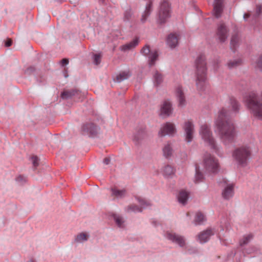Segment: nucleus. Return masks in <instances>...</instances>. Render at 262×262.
<instances>
[{
  "label": "nucleus",
  "mask_w": 262,
  "mask_h": 262,
  "mask_svg": "<svg viewBox=\"0 0 262 262\" xmlns=\"http://www.w3.org/2000/svg\"><path fill=\"white\" fill-rule=\"evenodd\" d=\"M215 125L225 145L234 142L236 137L235 127L228 112L225 108H222L219 111Z\"/></svg>",
  "instance_id": "nucleus-1"
},
{
  "label": "nucleus",
  "mask_w": 262,
  "mask_h": 262,
  "mask_svg": "<svg viewBox=\"0 0 262 262\" xmlns=\"http://www.w3.org/2000/svg\"><path fill=\"white\" fill-rule=\"evenodd\" d=\"M244 101L252 115L262 120V92L260 95L255 92H250L244 98Z\"/></svg>",
  "instance_id": "nucleus-2"
},
{
  "label": "nucleus",
  "mask_w": 262,
  "mask_h": 262,
  "mask_svg": "<svg viewBox=\"0 0 262 262\" xmlns=\"http://www.w3.org/2000/svg\"><path fill=\"white\" fill-rule=\"evenodd\" d=\"M196 85L198 90H205L207 81V68L205 57L200 55L195 61Z\"/></svg>",
  "instance_id": "nucleus-3"
},
{
  "label": "nucleus",
  "mask_w": 262,
  "mask_h": 262,
  "mask_svg": "<svg viewBox=\"0 0 262 262\" xmlns=\"http://www.w3.org/2000/svg\"><path fill=\"white\" fill-rule=\"evenodd\" d=\"M200 134L205 143L208 144L211 149L214 150L217 154H219V149L216 145L215 139L212 136L210 126L206 124L202 125L200 127Z\"/></svg>",
  "instance_id": "nucleus-4"
},
{
  "label": "nucleus",
  "mask_w": 262,
  "mask_h": 262,
  "mask_svg": "<svg viewBox=\"0 0 262 262\" xmlns=\"http://www.w3.org/2000/svg\"><path fill=\"white\" fill-rule=\"evenodd\" d=\"M251 156V150L248 147L243 146L236 149L233 152V157L238 164L245 166Z\"/></svg>",
  "instance_id": "nucleus-5"
},
{
  "label": "nucleus",
  "mask_w": 262,
  "mask_h": 262,
  "mask_svg": "<svg viewBox=\"0 0 262 262\" xmlns=\"http://www.w3.org/2000/svg\"><path fill=\"white\" fill-rule=\"evenodd\" d=\"M203 165L206 171L208 173H216L219 170L218 160L209 153L204 154Z\"/></svg>",
  "instance_id": "nucleus-6"
},
{
  "label": "nucleus",
  "mask_w": 262,
  "mask_h": 262,
  "mask_svg": "<svg viewBox=\"0 0 262 262\" xmlns=\"http://www.w3.org/2000/svg\"><path fill=\"white\" fill-rule=\"evenodd\" d=\"M170 17V6L167 0H163L160 5L158 12V22L164 24L167 19Z\"/></svg>",
  "instance_id": "nucleus-7"
},
{
  "label": "nucleus",
  "mask_w": 262,
  "mask_h": 262,
  "mask_svg": "<svg viewBox=\"0 0 262 262\" xmlns=\"http://www.w3.org/2000/svg\"><path fill=\"white\" fill-rule=\"evenodd\" d=\"M100 127L92 122L83 123L81 127V133L84 136L94 137L98 134Z\"/></svg>",
  "instance_id": "nucleus-8"
},
{
  "label": "nucleus",
  "mask_w": 262,
  "mask_h": 262,
  "mask_svg": "<svg viewBox=\"0 0 262 262\" xmlns=\"http://www.w3.org/2000/svg\"><path fill=\"white\" fill-rule=\"evenodd\" d=\"M136 200L139 203L141 207L136 205L132 204L125 208V211L127 212H133L135 213L141 212L143 209H145L151 205L150 202L139 197H136Z\"/></svg>",
  "instance_id": "nucleus-9"
},
{
  "label": "nucleus",
  "mask_w": 262,
  "mask_h": 262,
  "mask_svg": "<svg viewBox=\"0 0 262 262\" xmlns=\"http://www.w3.org/2000/svg\"><path fill=\"white\" fill-rule=\"evenodd\" d=\"M165 237L172 243L179 245L180 247H184L186 245L185 239L183 236L174 232L167 231L165 235Z\"/></svg>",
  "instance_id": "nucleus-10"
},
{
  "label": "nucleus",
  "mask_w": 262,
  "mask_h": 262,
  "mask_svg": "<svg viewBox=\"0 0 262 262\" xmlns=\"http://www.w3.org/2000/svg\"><path fill=\"white\" fill-rule=\"evenodd\" d=\"M184 130L185 140L187 143L191 142L193 138L194 127L193 123L188 120L185 122L183 126Z\"/></svg>",
  "instance_id": "nucleus-11"
},
{
  "label": "nucleus",
  "mask_w": 262,
  "mask_h": 262,
  "mask_svg": "<svg viewBox=\"0 0 262 262\" xmlns=\"http://www.w3.org/2000/svg\"><path fill=\"white\" fill-rule=\"evenodd\" d=\"M234 184L233 183H227L225 182V186L222 191V196L226 200L231 199L234 194Z\"/></svg>",
  "instance_id": "nucleus-12"
},
{
  "label": "nucleus",
  "mask_w": 262,
  "mask_h": 262,
  "mask_svg": "<svg viewBox=\"0 0 262 262\" xmlns=\"http://www.w3.org/2000/svg\"><path fill=\"white\" fill-rule=\"evenodd\" d=\"M229 30L224 23H220L217 28L216 35L221 42H225L228 36Z\"/></svg>",
  "instance_id": "nucleus-13"
},
{
  "label": "nucleus",
  "mask_w": 262,
  "mask_h": 262,
  "mask_svg": "<svg viewBox=\"0 0 262 262\" xmlns=\"http://www.w3.org/2000/svg\"><path fill=\"white\" fill-rule=\"evenodd\" d=\"M216 232L215 228H208L201 232L198 236V241L201 244L207 243L212 235Z\"/></svg>",
  "instance_id": "nucleus-14"
},
{
  "label": "nucleus",
  "mask_w": 262,
  "mask_h": 262,
  "mask_svg": "<svg viewBox=\"0 0 262 262\" xmlns=\"http://www.w3.org/2000/svg\"><path fill=\"white\" fill-rule=\"evenodd\" d=\"M176 132V129L174 125L171 123L167 122L161 127L158 134L160 136L163 137L166 135H172Z\"/></svg>",
  "instance_id": "nucleus-15"
},
{
  "label": "nucleus",
  "mask_w": 262,
  "mask_h": 262,
  "mask_svg": "<svg viewBox=\"0 0 262 262\" xmlns=\"http://www.w3.org/2000/svg\"><path fill=\"white\" fill-rule=\"evenodd\" d=\"M84 95L78 90L73 89L68 91H65L61 93V97L63 99H68L73 97H75L77 99H80L83 97Z\"/></svg>",
  "instance_id": "nucleus-16"
},
{
  "label": "nucleus",
  "mask_w": 262,
  "mask_h": 262,
  "mask_svg": "<svg viewBox=\"0 0 262 262\" xmlns=\"http://www.w3.org/2000/svg\"><path fill=\"white\" fill-rule=\"evenodd\" d=\"M172 112V104L169 100H165L161 104L160 115L162 117H168Z\"/></svg>",
  "instance_id": "nucleus-17"
},
{
  "label": "nucleus",
  "mask_w": 262,
  "mask_h": 262,
  "mask_svg": "<svg viewBox=\"0 0 262 262\" xmlns=\"http://www.w3.org/2000/svg\"><path fill=\"white\" fill-rule=\"evenodd\" d=\"M224 8V0H214L213 3V14L216 18L221 16Z\"/></svg>",
  "instance_id": "nucleus-18"
},
{
  "label": "nucleus",
  "mask_w": 262,
  "mask_h": 262,
  "mask_svg": "<svg viewBox=\"0 0 262 262\" xmlns=\"http://www.w3.org/2000/svg\"><path fill=\"white\" fill-rule=\"evenodd\" d=\"M146 133L144 127H141L138 129L135 133L133 137V141L135 144H139L141 141L145 138Z\"/></svg>",
  "instance_id": "nucleus-19"
},
{
  "label": "nucleus",
  "mask_w": 262,
  "mask_h": 262,
  "mask_svg": "<svg viewBox=\"0 0 262 262\" xmlns=\"http://www.w3.org/2000/svg\"><path fill=\"white\" fill-rule=\"evenodd\" d=\"M176 96L178 101V105L181 107L186 105L185 97L182 86H178L176 89Z\"/></svg>",
  "instance_id": "nucleus-20"
},
{
  "label": "nucleus",
  "mask_w": 262,
  "mask_h": 262,
  "mask_svg": "<svg viewBox=\"0 0 262 262\" xmlns=\"http://www.w3.org/2000/svg\"><path fill=\"white\" fill-rule=\"evenodd\" d=\"M178 36L176 34L171 33L168 35L166 43L168 47L172 49L178 45Z\"/></svg>",
  "instance_id": "nucleus-21"
},
{
  "label": "nucleus",
  "mask_w": 262,
  "mask_h": 262,
  "mask_svg": "<svg viewBox=\"0 0 262 262\" xmlns=\"http://www.w3.org/2000/svg\"><path fill=\"white\" fill-rule=\"evenodd\" d=\"M152 8V2L151 0H149V2L147 3L145 11L142 13L141 21L142 23H144L150 15Z\"/></svg>",
  "instance_id": "nucleus-22"
},
{
  "label": "nucleus",
  "mask_w": 262,
  "mask_h": 262,
  "mask_svg": "<svg viewBox=\"0 0 262 262\" xmlns=\"http://www.w3.org/2000/svg\"><path fill=\"white\" fill-rule=\"evenodd\" d=\"M132 75V73L129 70L121 71L116 76L115 81L120 83L125 80L128 79Z\"/></svg>",
  "instance_id": "nucleus-23"
},
{
  "label": "nucleus",
  "mask_w": 262,
  "mask_h": 262,
  "mask_svg": "<svg viewBox=\"0 0 262 262\" xmlns=\"http://www.w3.org/2000/svg\"><path fill=\"white\" fill-rule=\"evenodd\" d=\"M112 217L117 226L120 228H123L125 227V220L123 217L117 214H113Z\"/></svg>",
  "instance_id": "nucleus-24"
},
{
  "label": "nucleus",
  "mask_w": 262,
  "mask_h": 262,
  "mask_svg": "<svg viewBox=\"0 0 262 262\" xmlns=\"http://www.w3.org/2000/svg\"><path fill=\"white\" fill-rule=\"evenodd\" d=\"M139 38H136L132 41L129 42L128 43H126L124 45H123L121 47V49L122 51H126L127 50H131L133 48H134L136 47L139 43Z\"/></svg>",
  "instance_id": "nucleus-25"
},
{
  "label": "nucleus",
  "mask_w": 262,
  "mask_h": 262,
  "mask_svg": "<svg viewBox=\"0 0 262 262\" xmlns=\"http://www.w3.org/2000/svg\"><path fill=\"white\" fill-rule=\"evenodd\" d=\"M175 173V169L170 165L165 166L163 169V174L165 178L171 177Z\"/></svg>",
  "instance_id": "nucleus-26"
},
{
  "label": "nucleus",
  "mask_w": 262,
  "mask_h": 262,
  "mask_svg": "<svg viewBox=\"0 0 262 262\" xmlns=\"http://www.w3.org/2000/svg\"><path fill=\"white\" fill-rule=\"evenodd\" d=\"M206 219L205 215L201 212L196 213L193 223L195 225H202Z\"/></svg>",
  "instance_id": "nucleus-27"
},
{
  "label": "nucleus",
  "mask_w": 262,
  "mask_h": 262,
  "mask_svg": "<svg viewBox=\"0 0 262 262\" xmlns=\"http://www.w3.org/2000/svg\"><path fill=\"white\" fill-rule=\"evenodd\" d=\"M188 196V193L185 190H182L180 191L178 195V200L180 203L184 205L187 203Z\"/></svg>",
  "instance_id": "nucleus-28"
},
{
  "label": "nucleus",
  "mask_w": 262,
  "mask_h": 262,
  "mask_svg": "<svg viewBox=\"0 0 262 262\" xmlns=\"http://www.w3.org/2000/svg\"><path fill=\"white\" fill-rule=\"evenodd\" d=\"M163 80V75L161 73L156 71L153 75L154 84L155 86H159Z\"/></svg>",
  "instance_id": "nucleus-29"
},
{
  "label": "nucleus",
  "mask_w": 262,
  "mask_h": 262,
  "mask_svg": "<svg viewBox=\"0 0 262 262\" xmlns=\"http://www.w3.org/2000/svg\"><path fill=\"white\" fill-rule=\"evenodd\" d=\"M239 36L238 34H235L232 36L230 41V48L234 52L236 48L238 45Z\"/></svg>",
  "instance_id": "nucleus-30"
},
{
  "label": "nucleus",
  "mask_w": 262,
  "mask_h": 262,
  "mask_svg": "<svg viewBox=\"0 0 262 262\" xmlns=\"http://www.w3.org/2000/svg\"><path fill=\"white\" fill-rule=\"evenodd\" d=\"M112 195L116 196L118 199H122L125 196L126 190L125 189L119 190L117 188L111 189Z\"/></svg>",
  "instance_id": "nucleus-31"
},
{
  "label": "nucleus",
  "mask_w": 262,
  "mask_h": 262,
  "mask_svg": "<svg viewBox=\"0 0 262 262\" xmlns=\"http://www.w3.org/2000/svg\"><path fill=\"white\" fill-rule=\"evenodd\" d=\"M163 155L166 158H169L172 154V148L170 143H167L163 148Z\"/></svg>",
  "instance_id": "nucleus-32"
},
{
  "label": "nucleus",
  "mask_w": 262,
  "mask_h": 262,
  "mask_svg": "<svg viewBox=\"0 0 262 262\" xmlns=\"http://www.w3.org/2000/svg\"><path fill=\"white\" fill-rule=\"evenodd\" d=\"M195 175L194 182L195 183H199L202 182L204 179V176L203 173L200 171L199 166L197 165H195Z\"/></svg>",
  "instance_id": "nucleus-33"
},
{
  "label": "nucleus",
  "mask_w": 262,
  "mask_h": 262,
  "mask_svg": "<svg viewBox=\"0 0 262 262\" xmlns=\"http://www.w3.org/2000/svg\"><path fill=\"white\" fill-rule=\"evenodd\" d=\"M230 103L232 107V110L233 112L237 113L240 108V105L237 100L234 97L230 98Z\"/></svg>",
  "instance_id": "nucleus-34"
},
{
  "label": "nucleus",
  "mask_w": 262,
  "mask_h": 262,
  "mask_svg": "<svg viewBox=\"0 0 262 262\" xmlns=\"http://www.w3.org/2000/svg\"><path fill=\"white\" fill-rule=\"evenodd\" d=\"M89 235L82 232L78 234L75 238V242L77 243H82L88 239Z\"/></svg>",
  "instance_id": "nucleus-35"
},
{
  "label": "nucleus",
  "mask_w": 262,
  "mask_h": 262,
  "mask_svg": "<svg viewBox=\"0 0 262 262\" xmlns=\"http://www.w3.org/2000/svg\"><path fill=\"white\" fill-rule=\"evenodd\" d=\"M158 57V54L157 51L151 52L148 55V63L150 67L154 66L155 63V61Z\"/></svg>",
  "instance_id": "nucleus-36"
},
{
  "label": "nucleus",
  "mask_w": 262,
  "mask_h": 262,
  "mask_svg": "<svg viewBox=\"0 0 262 262\" xmlns=\"http://www.w3.org/2000/svg\"><path fill=\"white\" fill-rule=\"evenodd\" d=\"M242 60L240 59H237L233 60H230L227 63V66L229 69L234 68L241 64Z\"/></svg>",
  "instance_id": "nucleus-37"
},
{
  "label": "nucleus",
  "mask_w": 262,
  "mask_h": 262,
  "mask_svg": "<svg viewBox=\"0 0 262 262\" xmlns=\"http://www.w3.org/2000/svg\"><path fill=\"white\" fill-rule=\"evenodd\" d=\"M15 181L19 185H24L27 182V178L24 175L20 174L15 178Z\"/></svg>",
  "instance_id": "nucleus-38"
},
{
  "label": "nucleus",
  "mask_w": 262,
  "mask_h": 262,
  "mask_svg": "<svg viewBox=\"0 0 262 262\" xmlns=\"http://www.w3.org/2000/svg\"><path fill=\"white\" fill-rule=\"evenodd\" d=\"M252 235L251 234L247 235L240 241L239 244L241 246L248 244L250 241L252 239Z\"/></svg>",
  "instance_id": "nucleus-39"
},
{
  "label": "nucleus",
  "mask_w": 262,
  "mask_h": 262,
  "mask_svg": "<svg viewBox=\"0 0 262 262\" xmlns=\"http://www.w3.org/2000/svg\"><path fill=\"white\" fill-rule=\"evenodd\" d=\"M262 13V5H257L256 6L255 12L253 15V19L257 18Z\"/></svg>",
  "instance_id": "nucleus-40"
},
{
  "label": "nucleus",
  "mask_w": 262,
  "mask_h": 262,
  "mask_svg": "<svg viewBox=\"0 0 262 262\" xmlns=\"http://www.w3.org/2000/svg\"><path fill=\"white\" fill-rule=\"evenodd\" d=\"M255 67L260 71H262V54L259 55L256 60Z\"/></svg>",
  "instance_id": "nucleus-41"
},
{
  "label": "nucleus",
  "mask_w": 262,
  "mask_h": 262,
  "mask_svg": "<svg viewBox=\"0 0 262 262\" xmlns=\"http://www.w3.org/2000/svg\"><path fill=\"white\" fill-rule=\"evenodd\" d=\"M132 13L131 12L130 9L126 10L124 13V20L127 21L129 20L132 16Z\"/></svg>",
  "instance_id": "nucleus-42"
},
{
  "label": "nucleus",
  "mask_w": 262,
  "mask_h": 262,
  "mask_svg": "<svg viewBox=\"0 0 262 262\" xmlns=\"http://www.w3.org/2000/svg\"><path fill=\"white\" fill-rule=\"evenodd\" d=\"M141 52L145 56L149 55L151 52H150V50L149 49V47L148 46H145L144 47Z\"/></svg>",
  "instance_id": "nucleus-43"
},
{
  "label": "nucleus",
  "mask_w": 262,
  "mask_h": 262,
  "mask_svg": "<svg viewBox=\"0 0 262 262\" xmlns=\"http://www.w3.org/2000/svg\"><path fill=\"white\" fill-rule=\"evenodd\" d=\"M93 59L94 64L98 65L101 62V55L100 54H94Z\"/></svg>",
  "instance_id": "nucleus-44"
},
{
  "label": "nucleus",
  "mask_w": 262,
  "mask_h": 262,
  "mask_svg": "<svg viewBox=\"0 0 262 262\" xmlns=\"http://www.w3.org/2000/svg\"><path fill=\"white\" fill-rule=\"evenodd\" d=\"M31 161L34 168L37 167L39 165V159L37 156H33L31 157Z\"/></svg>",
  "instance_id": "nucleus-45"
},
{
  "label": "nucleus",
  "mask_w": 262,
  "mask_h": 262,
  "mask_svg": "<svg viewBox=\"0 0 262 262\" xmlns=\"http://www.w3.org/2000/svg\"><path fill=\"white\" fill-rule=\"evenodd\" d=\"M34 71L35 68L33 67H30L26 70V73L28 74H31L33 73Z\"/></svg>",
  "instance_id": "nucleus-46"
},
{
  "label": "nucleus",
  "mask_w": 262,
  "mask_h": 262,
  "mask_svg": "<svg viewBox=\"0 0 262 262\" xmlns=\"http://www.w3.org/2000/svg\"><path fill=\"white\" fill-rule=\"evenodd\" d=\"M60 63L62 66H65L69 63V60L67 58H64L61 60Z\"/></svg>",
  "instance_id": "nucleus-47"
},
{
  "label": "nucleus",
  "mask_w": 262,
  "mask_h": 262,
  "mask_svg": "<svg viewBox=\"0 0 262 262\" xmlns=\"http://www.w3.org/2000/svg\"><path fill=\"white\" fill-rule=\"evenodd\" d=\"M12 41L10 39H8L5 42V46L9 47L12 45Z\"/></svg>",
  "instance_id": "nucleus-48"
},
{
  "label": "nucleus",
  "mask_w": 262,
  "mask_h": 262,
  "mask_svg": "<svg viewBox=\"0 0 262 262\" xmlns=\"http://www.w3.org/2000/svg\"><path fill=\"white\" fill-rule=\"evenodd\" d=\"M110 159L108 158H105V159H104L103 161V163L105 164V165H108L110 163Z\"/></svg>",
  "instance_id": "nucleus-49"
},
{
  "label": "nucleus",
  "mask_w": 262,
  "mask_h": 262,
  "mask_svg": "<svg viewBox=\"0 0 262 262\" xmlns=\"http://www.w3.org/2000/svg\"><path fill=\"white\" fill-rule=\"evenodd\" d=\"M250 15L251 14L249 13H245L243 16L245 20H247V19L250 16Z\"/></svg>",
  "instance_id": "nucleus-50"
},
{
  "label": "nucleus",
  "mask_w": 262,
  "mask_h": 262,
  "mask_svg": "<svg viewBox=\"0 0 262 262\" xmlns=\"http://www.w3.org/2000/svg\"><path fill=\"white\" fill-rule=\"evenodd\" d=\"M26 262H35V260L34 259L31 258Z\"/></svg>",
  "instance_id": "nucleus-51"
},
{
  "label": "nucleus",
  "mask_w": 262,
  "mask_h": 262,
  "mask_svg": "<svg viewBox=\"0 0 262 262\" xmlns=\"http://www.w3.org/2000/svg\"><path fill=\"white\" fill-rule=\"evenodd\" d=\"M100 1H101L102 2H103V1H104V0H100Z\"/></svg>",
  "instance_id": "nucleus-52"
}]
</instances>
